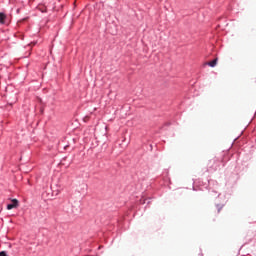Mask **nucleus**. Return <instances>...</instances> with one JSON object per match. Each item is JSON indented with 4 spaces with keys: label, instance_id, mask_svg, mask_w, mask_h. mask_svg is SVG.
I'll return each instance as SVG.
<instances>
[{
    "label": "nucleus",
    "instance_id": "obj_4",
    "mask_svg": "<svg viewBox=\"0 0 256 256\" xmlns=\"http://www.w3.org/2000/svg\"><path fill=\"white\" fill-rule=\"evenodd\" d=\"M225 207V204H216V208L218 209V213H221V209Z\"/></svg>",
    "mask_w": 256,
    "mask_h": 256
},
{
    "label": "nucleus",
    "instance_id": "obj_3",
    "mask_svg": "<svg viewBox=\"0 0 256 256\" xmlns=\"http://www.w3.org/2000/svg\"><path fill=\"white\" fill-rule=\"evenodd\" d=\"M209 67H216L217 66V58L212 60L211 62L208 63Z\"/></svg>",
    "mask_w": 256,
    "mask_h": 256
},
{
    "label": "nucleus",
    "instance_id": "obj_1",
    "mask_svg": "<svg viewBox=\"0 0 256 256\" xmlns=\"http://www.w3.org/2000/svg\"><path fill=\"white\" fill-rule=\"evenodd\" d=\"M17 207H19V201L17 199H13L12 203L7 205L8 211H11V209H15Z\"/></svg>",
    "mask_w": 256,
    "mask_h": 256
},
{
    "label": "nucleus",
    "instance_id": "obj_2",
    "mask_svg": "<svg viewBox=\"0 0 256 256\" xmlns=\"http://www.w3.org/2000/svg\"><path fill=\"white\" fill-rule=\"evenodd\" d=\"M7 19V15L5 13L0 12V25H5V20Z\"/></svg>",
    "mask_w": 256,
    "mask_h": 256
},
{
    "label": "nucleus",
    "instance_id": "obj_5",
    "mask_svg": "<svg viewBox=\"0 0 256 256\" xmlns=\"http://www.w3.org/2000/svg\"><path fill=\"white\" fill-rule=\"evenodd\" d=\"M0 256H7V252L1 251V252H0Z\"/></svg>",
    "mask_w": 256,
    "mask_h": 256
}]
</instances>
